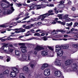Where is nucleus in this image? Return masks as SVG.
I'll return each mask as SVG.
<instances>
[{"label":"nucleus","instance_id":"nucleus-1","mask_svg":"<svg viewBox=\"0 0 78 78\" xmlns=\"http://www.w3.org/2000/svg\"><path fill=\"white\" fill-rule=\"evenodd\" d=\"M31 55H32L33 56H36L37 55V52L36 51H34V52L33 51H30L26 55H23L21 56V58L20 59L21 61H25L27 59H27L28 61H31Z\"/></svg>","mask_w":78,"mask_h":78},{"label":"nucleus","instance_id":"nucleus-2","mask_svg":"<svg viewBox=\"0 0 78 78\" xmlns=\"http://www.w3.org/2000/svg\"><path fill=\"white\" fill-rule=\"evenodd\" d=\"M56 51L57 53V56H62L63 55V52L61 49V47L59 45H56L55 46Z\"/></svg>","mask_w":78,"mask_h":78},{"label":"nucleus","instance_id":"nucleus-3","mask_svg":"<svg viewBox=\"0 0 78 78\" xmlns=\"http://www.w3.org/2000/svg\"><path fill=\"white\" fill-rule=\"evenodd\" d=\"M14 11V9L13 7H12L10 9L5 10L3 11L2 13L3 15L6 14H11Z\"/></svg>","mask_w":78,"mask_h":78},{"label":"nucleus","instance_id":"nucleus-4","mask_svg":"<svg viewBox=\"0 0 78 78\" xmlns=\"http://www.w3.org/2000/svg\"><path fill=\"white\" fill-rule=\"evenodd\" d=\"M13 30L15 31L16 33H23L25 31V29H22V28H16L15 29H13Z\"/></svg>","mask_w":78,"mask_h":78},{"label":"nucleus","instance_id":"nucleus-5","mask_svg":"<svg viewBox=\"0 0 78 78\" xmlns=\"http://www.w3.org/2000/svg\"><path fill=\"white\" fill-rule=\"evenodd\" d=\"M53 14H54V13H51L50 14L48 13H45L44 14L41 15L40 16L41 17V16H42V18H41V20H44V19L46 17H47L48 16H50V15H53Z\"/></svg>","mask_w":78,"mask_h":78},{"label":"nucleus","instance_id":"nucleus-6","mask_svg":"<svg viewBox=\"0 0 78 78\" xmlns=\"http://www.w3.org/2000/svg\"><path fill=\"white\" fill-rule=\"evenodd\" d=\"M44 74L45 76H49L50 75V69H46L44 70Z\"/></svg>","mask_w":78,"mask_h":78},{"label":"nucleus","instance_id":"nucleus-7","mask_svg":"<svg viewBox=\"0 0 78 78\" xmlns=\"http://www.w3.org/2000/svg\"><path fill=\"white\" fill-rule=\"evenodd\" d=\"M54 75L56 76L60 77L62 75V73L59 71H56L54 72Z\"/></svg>","mask_w":78,"mask_h":78},{"label":"nucleus","instance_id":"nucleus-8","mask_svg":"<svg viewBox=\"0 0 78 78\" xmlns=\"http://www.w3.org/2000/svg\"><path fill=\"white\" fill-rule=\"evenodd\" d=\"M54 64L57 66H61V63L58 59L56 58L54 62Z\"/></svg>","mask_w":78,"mask_h":78},{"label":"nucleus","instance_id":"nucleus-9","mask_svg":"<svg viewBox=\"0 0 78 78\" xmlns=\"http://www.w3.org/2000/svg\"><path fill=\"white\" fill-rule=\"evenodd\" d=\"M8 48H9V47L8 46H3L2 48L1 49L2 50L3 52L5 53L6 54V53L8 51ZM8 49V50H7Z\"/></svg>","mask_w":78,"mask_h":78},{"label":"nucleus","instance_id":"nucleus-10","mask_svg":"<svg viewBox=\"0 0 78 78\" xmlns=\"http://www.w3.org/2000/svg\"><path fill=\"white\" fill-rule=\"evenodd\" d=\"M1 6L3 8H8V7H9V4H8V5H7L5 3H1Z\"/></svg>","mask_w":78,"mask_h":78},{"label":"nucleus","instance_id":"nucleus-11","mask_svg":"<svg viewBox=\"0 0 78 78\" xmlns=\"http://www.w3.org/2000/svg\"><path fill=\"white\" fill-rule=\"evenodd\" d=\"M43 49L42 47H41L40 45H37L34 50H36L37 51H40Z\"/></svg>","mask_w":78,"mask_h":78},{"label":"nucleus","instance_id":"nucleus-12","mask_svg":"<svg viewBox=\"0 0 78 78\" xmlns=\"http://www.w3.org/2000/svg\"><path fill=\"white\" fill-rule=\"evenodd\" d=\"M16 67H14L12 69V70L13 72H15V73H19V70L18 69H17V68H18L19 67V66H16Z\"/></svg>","mask_w":78,"mask_h":78},{"label":"nucleus","instance_id":"nucleus-13","mask_svg":"<svg viewBox=\"0 0 78 78\" xmlns=\"http://www.w3.org/2000/svg\"><path fill=\"white\" fill-rule=\"evenodd\" d=\"M72 61L71 60H68L66 61L65 62V65L66 66H68V65H70L71 64Z\"/></svg>","mask_w":78,"mask_h":78},{"label":"nucleus","instance_id":"nucleus-14","mask_svg":"<svg viewBox=\"0 0 78 78\" xmlns=\"http://www.w3.org/2000/svg\"><path fill=\"white\" fill-rule=\"evenodd\" d=\"M13 50H14L12 48H9L6 54H10V53H12Z\"/></svg>","mask_w":78,"mask_h":78},{"label":"nucleus","instance_id":"nucleus-15","mask_svg":"<svg viewBox=\"0 0 78 78\" xmlns=\"http://www.w3.org/2000/svg\"><path fill=\"white\" fill-rule=\"evenodd\" d=\"M23 71L27 72H29V73H30V70L29 69V68H28V67L27 66H25L23 67Z\"/></svg>","mask_w":78,"mask_h":78},{"label":"nucleus","instance_id":"nucleus-16","mask_svg":"<svg viewBox=\"0 0 78 78\" xmlns=\"http://www.w3.org/2000/svg\"><path fill=\"white\" fill-rule=\"evenodd\" d=\"M17 75L14 72H11L10 74V76L12 78H14Z\"/></svg>","mask_w":78,"mask_h":78},{"label":"nucleus","instance_id":"nucleus-17","mask_svg":"<svg viewBox=\"0 0 78 78\" xmlns=\"http://www.w3.org/2000/svg\"><path fill=\"white\" fill-rule=\"evenodd\" d=\"M20 45H22L20 47V48H27V47L25 46V43H20L19 44Z\"/></svg>","mask_w":78,"mask_h":78},{"label":"nucleus","instance_id":"nucleus-18","mask_svg":"<svg viewBox=\"0 0 78 78\" xmlns=\"http://www.w3.org/2000/svg\"><path fill=\"white\" fill-rule=\"evenodd\" d=\"M33 7L34 8V9H36V10L41 9V6L39 5H36Z\"/></svg>","mask_w":78,"mask_h":78},{"label":"nucleus","instance_id":"nucleus-19","mask_svg":"<svg viewBox=\"0 0 78 78\" xmlns=\"http://www.w3.org/2000/svg\"><path fill=\"white\" fill-rule=\"evenodd\" d=\"M62 48L63 49H68L69 46V44H65L62 46Z\"/></svg>","mask_w":78,"mask_h":78},{"label":"nucleus","instance_id":"nucleus-20","mask_svg":"<svg viewBox=\"0 0 78 78\" xmlns=\"http://www.w3.org/2000/svg\"><path fill=\"white\" fill-rule=\"evenodd\" d=\"M41 54L43 56H46L48 55V53L45 51H41Z\"/></svg>","mask_w":78,"mask_h":78},{"label":"nucleus","instance_id":"nucleus-21","mask_svg":"<svg viewBox=\"0 0 78 78\" xmlns=\"http://www.w3.org/2000/svg\"><path fill=\"white\" fill-rule=\"evenodd\" d=\"M64 7H65V5H64L61 4H58V8L60 9L64 8Z\"/></svg>","mask_w":78,"mask_h":78},{"label":"nucleus","instance_id":"nucleus-22","mask_svg":"<svg viewBox=\"0 0 78 78\" xmlns=\"http://www.w3.org/2000/svg\"><path fill=\"white\" fill-rule=\"evenodd\" d=\"M15 53L16 55H17V56L20 55V52L18 50H15Z\"/></svg>","mask_w":78,"mask_h":78},{"label":"nucleus","instance_id":"nucleus-23","mask_svg":"<svg viewBox=\"0 0 78 78\" xmlns=\"http://www.w3.org/2000/svg\"><path fill=\"white\" fill-rule=\"evenodd\" d=\"M58 32L57 31H55V30H54L53 31L51 32L52 34H58Z\"/></svg>","mask_w":78,"mask_h":78},{"label":"nucleus","instance_id":"nucleus-24","mask_svg":"<svg viewBox=\"0 0 78 78\" xmlns=\"http://www.w3.org/2000/svg\"><path fill=\"white\" fill-rule=\"evenodd\" d=\"M5 37H6V36L2 37H0V40H1L2 39L1 41H2V42H4V41H6V39H2V38H5Z\"/></svg>","mask_w":78,"mask_h":78},{"label":"nucleus","instance_id":"nucleus-25","mask_svg":"<svg viewBox=\"0 0 78 78\" xmlns=\"http://www.w3.org/2000/svg\"><path fill=\"white\" fill-rule=\"evenodd\" d=\"M19 77L20 78H25V77L24 76V75L22 73L20 74Z\"/></svg>","mask_w":78,"mask_h":78},{"label":"nucleus","instance_id":"nucleus-26","mask_svg":"<svg viewBox=\"0 0 78 78\" xmlns=\"http://www.w3.org/2000/svg\"><path fill=\"white\" fill-rule=\"evenodd\" d=\"M21 51L23 53H27V50L24 48L22 49H21Z\"/></svg>","mask_w":78,"mask_h":78},{"label":"nucleus","instance_id":"nucleus-27","mask_svg":"<svg viewBox=\"0 0 78 78\" xmlns=\"http://www.w3.org/2000/svg\"><path fill=\"white\" fill-rule=\"evenodd\" d=\"M72 25H73V23H72V22H71V23H66V25L68 27H71Z\"/></svg>","mask_w":78,"mask_h":78},{"label":"nucleus","instance_id":"nucleus-28","mask_svg":"<svg viewBox=\"0 0 78 78\" xmlns=\"http://www.w3.org/2000/svg\"><path fill=\"white\" fill-rule=\"evenodd\" d=\"M29 32H31L32 33H35V30H34V29H32L30 31H28L27 33H28Z\"/></svg>","mask_w":78,"mask_h":78},{"label":"nucleus","instance_id":"nucleus-29","mask_svg":"<svg viewBox=\"0 0 78 78\" xmlns=\"http://www.w3.org/2000/svg\"><path fill=\"white\" fill-rule=\"evenodd\" d=\"M9 73V70H6L5 71H4L3 72L4 74H8V73Z\"/></svg>","mask_w":78,"mask_h":78},{"label":"nucleus","instance_id":"nucleus-30","mask_svg":"<svg viewBox=\"0 0 78 78\" xmlns=\"http://www.w3.org/2000/svg\"><path fill=\"white\" fill-rule=\"evenodd\" d=\"M1 0L2 2H4L5 3H6L8 5H9V3L6 0H0V1Z\"/></svg>","mask_w":78,"mask_h":78},{"label":"nucleus","instance_id":"nucleus-31","mask_svg":"<svg viewBox=\"0 0 78 78\" xmlns=\"http://www.w3.org/2000/svg\"><path fill=\"white\" fill-rule=\"evenodd\" d=\"M43 65L44 67L45 68H47L48 66V64L47 63H44Z\"/></svg>","mask_w":78,"mask_h":78},{"label":"nucleus","instance_id":"nucleus-32","mask_svg":"<svg viewBox=\"0 0 78 78\" xmlns=\"http://www.w3.org/2000/svg\"><path fill=\"white\" fill-rule=\"evenodd\" d=\"M6 24H7V23L0 26V27L2 28L7 27H8V26H7Z\"/></svg>","mask_w":78,"mask_h":78},{"label":"nucleus","instance_id":"nucleus-33","mask_svg":"<svg viewBox=\"0 0 78 78\" xmlns=\"http://www.w3.org/2000/svg\"><path fill=\"white\" fill-rule=\"evenodd\" d=\"M30 28H31V27L29 25L25 27V29H30Z\"/></svg>","mask_w":78,"mask_h":78},{"label":"nucleus","instance_id":"nucleus-34","mask_svg":"<svg viewBox=\"0 0 78 78\" xmlns=\"http://www.w3.org/2000/svg\"><path fill=\"white\" fill-rule=\"evenodd\" d=\"M30 17V16H27V17L24 18L22 20H22H26V19H29Z\"/></svg>","mask_w":78,"mask_h":78},{"label":"nucleus","instance_id":"nucleus-35","mask_svg":"<svg viewBox=\"0 0 78 78\" xmlns=\"http://www.w3.org/2000/svg\"><path fill=\"white\" fill-rule=\"evenodd\" d=\"M47 6H49L50 7H53L54 6V5L52 4H48L47 5Z\"/></svg>","mask_w":78,"mask_h":78},{"label":"nucleus","instance_id":"nucleus-36","mask_svg":"<svg viewBox=\"0 0 78 78\" xmlns=\"http://www.w3.org/2000/svg\"><path fill=\"white\" fill-rule=\"evenodd\" d=\"M61 37V36H60V35H58L54 36V37H55L56 38H59V37Z\"/></svg>","mask_w":78,"mask_h":78},{"label":"nucleus","instance_id":"nucleus-37","mask_svg":"<svg viewBox=\"0 0 78 78\" xmlns=\"http://www.w3.org/2000/svg\"><path fill=\"white\" fill-rule=\"evenodd\" d=\"M78 25V23L77 22H76L75 23H74V25L73 26V27H76V26H77Z\"/></svg>","mask_w":78,"mask_h":78},{"label":"nucleus","instance_id":"nucleus-38","mask_svg":"<svg viewBox=\"0 0 78 78\" xmlns=\"http://www.w3.org/2000/svg\"><path fill=\"white\" fill-rule=\"evenodd\" d=\"M56 9V8L55 7L54 9V11H55V13H56V14H58V13L59 12V11H57Z\"/></svg>","mask_w":78,"mask_h":78},{"label":"nucleus","instance_id":"nucleus-39","mask_svg":"<svg viewBox=\"0 0 78 78\" xmlns=\"http://www.w3.org/2000/svg\"><path fill=\"white\" fill-rule=\"evenodd\" d=\"M52 40L53 41H61L62 40V39H56L55 38H52Z\"/></svg>","mask_w":78,"mask_h":78},{"label":"nucleus","instance_id":"nucleus-40","mask_svg":"<svg viewBox=\"0 0 78 78\" xmlns=\"http://www.w3.org/2000/svg\"><path fill=\"white\" fill-rule=\"evenodd\" d=\"M43 38L44 41H47V37L46 36L43 37Z\"/></svg>","mask_w":78,"mask_h":78},{"label":"nucleus","instance_id":"nucleus-41","mask_svg":"<svg viewBox=\"0 0 78 78\" xmlns=\"http://www.w3.org/2000/svg\"><path fill=\"white\" fill-rule=\"evenodd\" d=\"M34 35L35 36H39L40 34L39 33H36L34 34Z\"/></svg>","mask_w":78,"mask_h":78},{"label":"nucleus","instance_id":"nucleus-42","mask_svg":"<svg viewBox=\"0 0 78 78\" xmlns=\"http://www.w3.org/2000/svg\"><path fill=\"white\" fill-rule=\"evenodd\" d=\"M7 39L8 40H11V39H12V40H15V39H16V38H11L10 37H8V38H7Z\"/></svg>","mask_w":78,"mask_h":78},{"label":"nucleus","instance_id":"nucleus-43","mask_svg":"<svg viewBox=\"0 0 78 78\" xmlns=\"http://www.w3.org/2000/svg\"><path fill=\"white\" fill-rule=\"evenodd\" d=\"M72 10L73 11H76V8L75 7H73L72 8Z\"/></svg>","mask_w":78,"mask_h":78},{"label":"nucleus","instance_id":"nucleus-44","mask_svg":"<svg viewBox=\"0 0 78 78\" xmlns=\"http://www.w3.org/2000/svg\"><path fill=\"white\" fill-rule=\"evenodd\" d=\"M32 39V38H29L27 40H23V41H31V40Z\"/></svg>","mask_w":78,"mask_h":78},{"label":"nucleus","instance_id":"nucleus-45","mask_svg":"<svg viewBox=\"0 0 78 78\" xmlns=\"http://www.w3.org/2000/svg\"><path fill=\"white\" fill-rule=\"evenodd\" d=\"M59 3L60 4H63V3H64V1H61Z\"/></svg>","mask_w":78,"mask_h":78},{"label":"nucleus","instance_id":"nucleus-46","mask_svg":"<svg viewBox=\"0 0 78 78\" xmlns=\"http://www.w3.org/2000/svg\"><path fill=\"white\" fill-rule=\"evenodd\" d=\"M41 69L42 70H44L45 69V68L43 65L41 66Z\"/></svg>","mask_w":78,"mask_h":78},{"label":"nucleus","instance_id":"nucleus-47","mask_svg":"<svg viewBox=\"0 0 78 78\" xmlns=\"http://www.w3.org/2000/svg\"><path fill=\"white\" fill-rule=\"evenodd\" d=\"M30 10H32V9H34L33 6H31L30 7Z\"/></svg>","mask_w":78,"mask_h":78},{"label":"nucleus","instance_id":"nucleus-48","mask_svg":"<svg viewBox=\"0 0 78 78\" xmlns=\"http://www.w3.org/2000/svg\"><path fill=\"white\" fill-rule=\"evenodd\" d=\"M53 10L51 9L48 11L49 13H51V12H53Z\"/></svg>","mask_w":78,"mask_h":78},{"label":"nucleus","instance_id":"nucleus-49","mask_svg":"<svg viewBox=\"0 0 78 78\" xmlns=\"http://www.w3.org/2000/svg\"><path fill=\"white\" fill-rule=\"evenodd\" d=\"M61 24L62 25H66V23L64 22H62L61 23Z\"/></svg>","mask_w":78,"mask_h":78},{"label":"nucleus","instance_id":"nucleus-50","mask_svg":"<svg viewBox=\"0 0 78 78\" xmlns=\"http://www.w3.org/2000/svg\"><path fill=\"white\" fill-rule=\"evenodd\" d=\"M37 18H34L32 21L33 22H34V21H37Z\"/></svg>","mask_w":78,"mask_h":78},{"label":"nucleus","instance_id":"nucleus-51","mask_svg":"<svg viewBox=\"0 0 78 78\" xmlns=\"http://www.w3.org/2000/svg\"><path fill=\"white\" fill-rule=\"evenodd\" d=\"M48 48H49V49L50 50H52V51H53V48H51V47H48Z\"/></svg>","mask_w":78,"mask_h":78},{"label":"nucleus","instance_id":"nucleus-52","mask_svg":"<svg viewBox=\"0 0 78 78\" xmlns=\"http://www.w3.org/2000/svg\"><path fill=\"white\" fill-rule=\"evenodd\" d=\"M62 16H63V14H58V17H61Z\"/></svg>","mask_w":78,"mask_h":78},{"label":"nucleus","instance_id":"nucleus-53","mask_svg":"<svg viewBox=\"0 0 78 78\" xmlns=\"http://www.w3.org/2000/svg\"><path fill=\"white\" fill-rule=\"evenodd\" d=\"M29 15V13H26L25 14V16L26 17H27V16H28Z\"/></svg>","mask_w":78,"mask_h":78},{"label":"nucleus","instance_id":"nucleus-54","mask_svg":"<svg viewBox=\"0 0 78 78\" xmlns=\"http://www.w3.org/2000/svg\"><path fill=\"white\" fill-rule=\"evenodd\" d=\"M30 67H31V68H33V67H34V64H31L30 65Z\"/></svg>","mask_w":78,"mask_h":78},{"label":"nucleus","instance_id":"nucleus-55","mask_svg":"<svg viewBox=\"0 0 78 78\" xmlns=\"http://www.w3.org/2000/svg\"><path fill=\"white\" fill-rule=\"evenodd\" d=\"M39 31H41V30L40 29H38L36 31V33H37V32H39Z\"/></svg>","mask_w":78,"mask_h":78},{"label":"nucleus","instance_id":"nucleus-56","mask_svg":"<svg viewBox=\"0 0 78 78\" xmlns=\"http://www.w3.org/2000/svg\"><path fill=\"white\" fill-rule=\"evenodd\" d=\"M10 59H11V58H7V62H9L10 61Z\"/></svg>","mask_w":78,"mask_h":78},{"label":"nucleus","instance_id":"nucleus-57","mask_svg":"<svg viewBox=\"0 0 78 78\" xmlns=\"http://www.w3.org/2000/svg\"><path fill=\"white\" fill-rule=\"evenodd\" d=\"M3 75L0 74V78H3Z\"/></svg>","mask_w":78,"mask_h":78},{"label":"nucleus","instance_id":"nucleus-58","mask_svg":"<svg viewBox=\"0 0 78 78\" xmlns=\"http://www.w3.org/2000/svg\"><path fill=\"white\" fill-rule=\"evenodd\" d=\"M16 31H15V32H12L11 33V34L12 35H14V34H15V33H16Z\"/></svg>","mask_w":78,"mask_h":78},{"label":"nucleus","instance_id":"nucleus-59","mask_svg":"<svg viewBox=\"0 0 78 78\" xmlns=\"http://www.w3.org/2000/svg\"><path fill=\"white\" fill-rule=\"evenodd\" d=\"M56 22L57 23H61V21H58V20H57Z\"/></svg>","mask_w":78,"mask_h":78},{"label":"nucleus","instance_id":"nucleus-60","mask_svg":"<svg viewBox=\"0 0 78 78\" xmlns=\"http://www.w3.org/2000/svg\"><path fill=\"white\" fill-rule=\"evenodd\" d=\"M17 5L19 7H20V6H22L21 4H17Z\"/></svg>","mask_w":78,"mask_h":78},{"label":"nucleus","instance_id":"nucleus-61","mask_svg":"<svg viewBox=\"0 0 78 78\" xmlns=\"http://www.w3.org/2000/svg\"><path fill=\"white\" fill-rule=\"evenodd\" d=\"M7 45H8V44H5L3 46H4L5 47H8Z\"/></svg>","mask_w":78,"mask_h":78},{"label":"nucleus","instance_id":"nucleus-62","mask_svg":"<svg viewBox=\"0 0 78 78\" xmlns=\"http://www.w3.org/2000/svg\"><path fill=\"white\" fill-rule=\"evenodd\" d=\"M52 24H53V25H54L55 24H56V22L55 21H53L52 23Z\"/></svg>","mask_w":78,"mask_h":78},{"label":"nucleus","instance_id":"nucleus-63","mask_svg":"<svg viewBox=\"0 0 78 78\" xmlns=\"http://www.w3.org/2000/svg\"><path fill=\"white\" fill-rule=\"evenodd\" d=\"M26 26L27 25L26 24L23 25H22V27H23V28H25Z\"/></svg>","mask_w":78,"mask_h":78},{"label":"nucleus","instance_id":"nucleus-64","mask_svg":"<svg viewBox=\"0 0 78 78\" xmlns=\"http://www.w3.org/2000/svg\"><path fill=\"white\" fill-rule=\"evenodd\" d=\"M64 37H68V35H64Z\"/></svg>","mask_w":78,"mask_h":78}]
</instances>
